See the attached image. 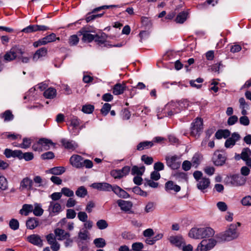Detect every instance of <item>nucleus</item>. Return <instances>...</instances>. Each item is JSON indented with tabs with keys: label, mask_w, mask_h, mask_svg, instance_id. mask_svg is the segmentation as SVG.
Masks as SVG:
<instances>
[{
	"label": "nucleus",
	"mask_w": 251,
	"mask_h": 251,
	"mask_svg": "<svg viewBox=\"0 0 251 251\" xmlns=\"http://www.w3.org/2000/svg\"><path fill=\"white\" fill-rule=\"evenodd\" d=\"M126 86L125 83H117L113 87L112 92L115 95L122 94L126 90Z\"/></svg>",
	"instance_id": "obj_18"
},
{
	"label": "nucleus",
	"mask_w": 251,
	"mask_h": 251,
	"mask_svg": "<svg viewBox=\"0 0 251 251\" xmlns=\"http://www.w3.org/2000/svg\"><path fill=\"white\" fill-rule=\"evenodd\" d=\"M201 239L212 237L215 234L214 230L210 227L201 228Z\"/></svg>",
	"instance_id": "obj_24"
},
{
	"label": "nucleus",
	"mask_w": 251,
	"mask_h": 251,
	"mask_svg": "<svg viewBox=\"0 0 251 251\" xmlns=\"http://www.w3.org/2000/svg\"><path fill=\"white\" fill-rule=\"evenodd\" d=\"M242 49L241 45L235 44L230 47V51L232 53H236L240 51Z\"/></svg>",
	"instance_id": "obj_64"
},
{
	"label": "nucleus",
	"mask_w": 251,
	"mask_h": 251,
	"mask_svg": "<svg viewBox=\"0 0 251 251\" xmlns=\"http://www.w3.org/2000/svg\"><path fill=\"white\" fill-rule=\"evenodd\" d=\"M76 216V213L74 209H68L67 210L66 217L68 219H74Z\"/></svg>",
	"instance_id": "obj_63"
},
{
	"label": "nucleus",
	"mask_w": 251,
	"mask_h": 251,
	"mask_svg": "<svg viewBox=\"0 0 251 251\" xmlns=\"http://www.w3.org/2000/svg\"><path fill=\"white\" fill-rule=\"evenodd\" d=\"M65 172V169L63 167H55L50 170V172L54 175H60Z\"/></svg>",
	"instance_id": "obj_38"
},
{
	"label": "nucleus",
	"mask_w": 251,
	"mask_h": 251,
	"mask_svg": "<svg viewBox=\"0 0 251 251\" xmlns=\"http://www.w3.org/2000/svg\"><path fill=\"white\" fill-rule=\"evenodd\" d=\"M251 155V151L248 148H245L243 150L241 154V158L244 160L247 159Z\"/></svg>",
	"instance_id": "obj_52"
},
{
	"label": "nucleus",
	"mask_w": 251,
	"mask_h": 251,
	"mask_svg": "<svg viewBox=\"0 0 251 251\" xmlns=\"http://www.w3.org/2000/svg\"><path fill=\"white\" fill-rule=\"evenodd\" d=\"M139 36L140 38V42H142L149 37V32L147 31H142L140 32Z\"/></svg>",
	"instance_id": "obj_61"
},
{
	"label": "nucleus",
	"mask_w": 251,
	"mask_h": 251,
	"mask_svg": "<svg viewBox=\"0 0 251 251\" xmlns=\"http://www.w3.org/2000/svg\"><path fill=\"white\" fill-rule=\"evenodd\" d=\"M0 117L4 119V122L12 121L14 118V115L9 110H6L4 112L1 113Z\"/></svg>",
	"instance_id": "obj_35"
},
{
	"label": "nucleus",
	"mask_w": 251,
	"mask_h": 251,
	"mask_svg": "<svg viewBox=\"0 0 251 251\" xmlns=\"http://www.w3.org/2000/svg\"><path fill=\"white\" fill-rule=\"evenodd\" d=\"M144 247L143 243L141 242H136L132 245V250L133 251H142Z\"/></svg>",
	"instance_id": "obj_55"
},
{
	"label": "nucleus",
	"mask_w": 251,
	"mask_h": 251,
	"mask_svg": "<svg viewBox=\"0 0 251 251\" xmlns=\"http://www.w3.org/2000/svg\"><path fill=\"white\" fill-rule=\"evenodd\" d=\"M79 32L82 35V40L85 42H91L96 37L95 35L91 34L90 31L86 30V28H82Z\"/></svg>",
	"instance_id": "obj_13"
},
{
	"label": "nucleus",
	"mask_w": 251,
	"mask_h": 251,
	"mask_svg": "<svg viewBox=\"0 0 251 251\" xmlns=\"http://www.w3.org/2000/svg\"><path fill=\"white\" fill-rule=\"evenodd\" d=\"M14 52H13L11 49L9 51H7L4 55V60L6 62H9L14 60L16 57L14 55Z\"/></svg>",
	"instance_id": "obj_42"
},
{
	"label": "nucleus",
	"mask_w": 251,
	"mask_h": 251,
	"mask_svg": "<svg viewBox=\"0 0 251 251\" xmlns=\"http://www.w3.org/2000/svg\"><path fill=\"white\" fill-rule=\"evenodd\" d=\"M18 158L20 159H24L25 161H28L33 159L34 156L32 152L23 153L20 151Z\"/></svg>",
	"instance_id": "obj_37"
},
{
	"label": "nucleus",
	"mask_w": 251,
	"mask_h": 251,
	"mask_svg": "<svg viewBox=\"0 0 251 251\" xmlns=\"http://www.w3.org/2000/svg\"><path fill=\"white\" fill-rule=\"evenodd\" d=\"M56 39L59 40V38H56L55 34L52 33L41 39L40 42H41V44H44L45 45L49 43L53 42Z\"/></svg>",
	"instance_id": "obj_28"
},
{
	"label": "nucleus",
	"mask_w": 251,
	"mask_h": 251,
	"mask_svg": "<svg viewBox=\"0 0 251 251\" xmlns=\"http://www.w3.org/2000/svg\"><path fill=\"white\" fill-rule=\"evenodd\" d=\"M19 152L20 150L12 151L10 149H6L5 150L4 153L7 158H10L11 157H17L18 158L20 153Z\"/></svg>",
	"instance_id": "obj_34"
},
{
	"label": "nucleus",
	"mask_w": 251,
	"mask_h": 251,
	"mask_svg": "<svg viewBox=\"0 0 251 251\" xmlns=\"http://www.w3.org/2000/svg\"><path fill=\"white\" fill-rule=\"evenodd\" d=\"M117 202L121 210L126 212L129 211L132 206V204L130 201L119 200Z\"/></svg>",
	"instance_id": "obj_20"
},
{
	"label": "nucleus",
	"mask_w": 251,
	"mask_h": 251,
	"mask_svg": "<svg viewBox=\"0 0 251 251\" xmlns=\"http://www.w3.org/2000/svg\"><path fill=\"white\" fill-rule=\"evenodd\" d=\"M79 41V39L77 35H73L70 36L69 39V43L70 45L73 46L76 45Z\"/></svg>",
	"instance_id": "obj_58"
},
{
	"label": "nucleus",
	"mask_w": 251,
	"mask_h": 251,
	"mask_svg": "<svg viewBox=\"0 0 251 251\" xmlns=\"http://www.w3.org/2000/svg\"><path fill=\"white\" fill-rule=\"evenodd\" d=\"M219 151H216L213 155V161L216 166H222L225 163L226 157L220 153H218Z\"/></svg>",
	"instance_id": "obj_15"
},
{
	"label": "nucleus",
	"mask_w": 251,
	"mask_h": 251,
	"mask_svg": "<svg viewBox=\"0 0 251 251\" xmlns=\"http://www.w3.org/2000/svg\"><path fill=\"white\" fill-rule=\"evenodd\" d=\"M56 90L52 87H50L44 92V96L45 98L52 99L56 96Z\"/></svg>",
	"instance_id": "obj_30"
},
{
	"label": "nucleus",
	"mask_w": 251,
	"mask_h": 251,
	"mask_svg": "<svg viewBox=\"0 0 251 251\" xmlns=\"http://www.w3.org/2000/svg\"><path fill=\"white\" fill-rule=\"evenodd\" d=\"M210 184V179L208 178L203 177L197 182V186L198 189L204 192L209 186Z\"/></svg>",
	"instance_id": "obj_17"
},
{
	"label": "nucleus",
	"mask_w": 251,
	"mask_h": 251,
	"mask_svg": "<svg viewBox=\"0 0 251 251\" xmlns=\"http://www.w3.org/2000/svg\"><path fill=\"white\" fill-rule=\"evenodd\" d=\"M62 146L65 149L72 151L75 150L78 147L77 144L72 142H62Z\"/></svg>",
	"instance_id": "obj_45"
},
{
	"label": "nucleus",
	"mask_w": 251,
	"mask_h": 251,
	"mask_svg": "<svg viewBox=\"0 0 251 251\" xmlns=\"http://www.w3.org/2000/svg\"><path fill=\"white\" fill-rule=\"evenodd\" d=\"M93 242L95 245L99 248H103L106 245L105 240L102 238H96L94 240Z\"/></svg>",
	"instance_id": "obj_43"
},
{
	"label": "nucleus",
	"mask_w": 251,
	"mask_h": 251,
	"mask_svg": "<svg viewBox=\"0 0 251 251\" xmlns=\"http://www.w3.org/2000/svg\"><path fill=\"white\" fill-rule=\"evenodd\" d=\"M165 189L167 191H174L175 192H178L180 190V187L175 184L173 181L169 180L166 182Z\"/></svg>",
	"instance_id": "obj_21"
},
{
	"label": "nucleus",
	"mask_w": 251,
	"mask_h": 251,
	"mask_svg": "<svg viewBox=\"0 0 251 251\" xmlns=\"http://www.w3.org/2000/svg\"><path fill=\"white\" fill-rule=\"evenodd\" d=\"M78 219L83 222H86L88 219V216L85 212H79L77 214Z\"/></svg>",
	"instance_id": "obj_60"
},
{
	"label": "nucleus",
	"mask_w": 251,
	"mask_h": 251,
	"mask_svg": "<svg viewBox=\"0 0 251 251\" xmlns=\"http://www.w3.org/2000/svg\"><path fill=\"white\" fill-rule=\"evenodd\" d=\"M217 240L213 238L203 239L197 247V251H207L212 249L216 244Z\"/></svg>",
	"instance_id": "obj_5"
},
{
	"label": "nucleus",
	"mask_w": 251,
	"mask_h": 251,
	"mask_svg": "<svg viewBox=\"0 0 251 251\" xmlns=\"http://www.w3.org/2000/svg\"><path fill=\"white\" fill-rule=\"evenodd\" d=\"M9 226L13 230H17L19 227V223L17 220L12 219L9 222Z\"/></svg>",
	"instance_id": "obj_53"
},
{
	"label": "nucleus",
	"mask_w": 251,
	"mask_h": 251,
	"mask_svg": "<svg viewBox=\"0 0 251 251\" xmlns=\"http://www.w3.org/2000/svg\"><path fill=\"white\" fill-rule=\"evenodd\" d=\"M187 11L180 12L176 17L175 21L176 23L183 24L187 19L188 16Z\"/></svg>",
	"instance_id": "obj_31"
},
{
	"label": "nucleus",
	"mask_w": 251,
	"mask_h": 251,
	"mask_svg": "<svg viewBox=\"0 0 251 251\" xmlns=\"http://www.w3.org/2000/svg\"><path fill=\"white\" fill-rule=\"evenodd\" d=\"M47 87V85L46 83L42 82L35 86L34 87L31 88L28 92L26 93L24 99H28L30 100H35L36 97L35 95H37V93L35 92L39 89L41 91L44 90Z\"/></svg>",
	"instance_id": "obj_6"
},
{
	"label": "nucleus",
	"mask_w": 251,
	"mask_h": 251,
	"mask_svg": "<svg viewBox=\"0 0 251 251\" xmlns=\"http://www.w3.org/2000/svg\"><path fill=\"white\" fill-rule=\"evenodd\" d=\"M155 209V204L152 202H150L146 205L145 210L146 213H149L152 212Z\"/></svg>",
	"instance_id": "obj_59"
},
{
	"label": "nucleus",
	"mask_w": 251,
	"mask_h": 251,
	"mask_svg": "<svg viewBox=\"0 0 251 251\" xmlns=\"http://www.w3.org/2000/svg\"><path fill=\"white\" fill-rule=\"evenodd\" d=\"M8 187L7 179L2 176L0 175V189L2 190H6Z\"/></svg>",
	"instance_id": "obj_49"
},
{
	"label": "nucleus",
	"mask_w": 251,
	"mask_h": 251,
	"mask_svg": "<svg viewBox=\"0 0 251 251\" xmlns=\"http://www.w3.org/2000/svg\"><path fill=\"white\" fill-rule=\"evenodd\" d=\"M92 187L100 191H109L112 190L113 186L106 182L94 183L92 184Z\"/></svg>",
	"instance_id": "obj_16"
},
{
	"label": "nucleus",
	"mask_w": 251,
	"mask_h": 251,
	"mask_svg": "<svg viewBox=\"0 0 251 251\" xmlns=\"http://www.w3.org/2000/svg\"><path fill=\"white\" fill-rule=\"evenodd\" d=\"M167 165L172 169H177L180 167V162L178 161V158L176 155L171 157H166Z\"/></svg>",
	"instance_id": "obj_10"
},
{
	"label": "nucleus",
	"mask_w": 251,
	"mask_h": 251,
	"mask_svg": "<svg viewBox=\"0 0 251 251\" xmlns=\"http://www.w3.org/2000/svg\"><path fill=\"white\" fill-rule=\"evenodd\" d=\"M145 167L142 166L138 167L137 166H134L131 169V174L132 175H137V176H142L145 172Z\"/></svg>",
	"instance_id": "obj_36"
},
{
	"label": "nucleus",
	"mask_w": 251,
	"mask_h": 251,
	"mask_svg": "<svg viewBox=\"0 0 251 251\" xmlns=\"http://www.w3.org/2000/svg\"><path fill=\"white\" fill-rule=\"evenodd\" d=\"M33 180L28 177H25L21 180L19 189L21 191L25 189L31 190L33 189Z\"/></svg>",
	"instance_id": "obj_11"
},
{
	"label": "nucleus",
	"mask_w": 251,
	"mask_h": 251,
	"mask_svg": "<svg viewBox=\"0 0 251 251\" xmlns=\"http://www.w3.org/2000/svg\"><path fill=\"white\" fill-rule=\"evenodd\" d=\"M141 160L147 165H151L153 162V159L152 157L148 156L146 155H142L141 156Z\"/></svg>",
	"instance_id": "obj_57"
},
{
	"label": "nucleus",
	"mask_w": 251,
	"mask_h": 251,
	"mask_svg": "<svg viewBox=\"0 0 251 251\" xmlns=\"http://www.w3.org/2000/svg\"><path fill=\"white\" fill-rule=\"evenodd\" d=\"M34 215L40 216L43 214L44 210L41 207L39 204H35L34 208L32 210Z\"/></svg>",
	"instance_id": "obj_46"
},
{
	"label": "nucleus",
	"mask_w": 251,
	"mask_h": 251,
	"mask_svg": "<svg viewBox=\"0 0 251 251\" xmlns=\"http://www.w3.org/2000/svg\"><path fill=\"white\" fill-rule=\"evenodd\" d=\"M55 145L54 142H34L32 148L34 151H42L49 150L50 145L54 147Z\"/></svg>",
	"instance_id": "obj_9"
},
{
	"label": "nucleus",
	"mask_w": 251,
	"mask_h": 251,
	"mask_svg": "<svg viewBox=\"0 0 251 251\" xmlns=\"http://www.w3.org/2000/svg\"><path fill=\"white\" fill-rule=\"evenodd\" d=\"M76 195L80 198H84L87 195V191L84 186H80L75 191Z\"/></svg>",
	"instance_id": "obj_41"
},
{
	"label": "nucleus",
	"mask_w": 251,
	"mask_h": 251,
	"mask_svg": "<svg viewBox=\"0 0 251 251\" xmlns=\"http://www.w3.org/2000/svg\"><path fill=\"white\" fill-rule=\"evenodd\" d=\"M189 236L190 238L199 239H201V228H192L189 232Z\"/></svg>",
	"instance_id": "obj_26"
},
{
	"label": "nucleus",
	"mask_w": 251,
	"mask_h": 251,
	"mask_svg": "<svg viewBox=\"0 0 251 251\" xmlns=\"http://www.w3.org/2000/svg\"><path fill=\"white\" fill-rule=\"evenodd\" d=\"M241 203L244 206H251V196H247L244 197L241 200Z\"/></svg>",
	"instance_id": "obj_54"
},
{
	"label": "nucleus",
	"mask_w": 251,
	"mask_h": 251,
	"mask_svg": "<svg viewBox=\"0 0 251 251\" xmlns=\"http://www.w3.org/2000/svg\"><path fill=\"white\" fill-rule=\"evenodd\" d=\"M230 132L228 129H219L215 133V136L218 140L226 139L230 136Z\"/></svg>",
	"instance_id": "obj_22"
},
{
	"label": "nucleus",
	"mask_w": 251,
	"mask_h": 251,
	"mask_svg": "<svg viewBox=\"0 0 251 251\" xmlns=\"http://www.w3.org/2000/svg\"><path fill=\"white\" fill-rule=\"evenodd\" d=\"M238 236L239 233L237 230L236 225L232 224L225 231L217 234L215 237L218 242H223L236 239Z\"/></svg>",
	"instance_id": "obj_1"
},
{
	"label": "nucleus",
	"mask_w": 251,
	"mask_h": 251,
	"mask_svg": "<svg viewBox=\"0 0 251 251\" xmlns=\"http://www.w3.org/2000/svg\"><path fill=\"white\" fill-rule=\"evenodd\" d=\"M227 182L232 186H238L244 184L245 180L243 177L234 175L227 177Z\"/></svg>",
	"instance_id": "obj_8"
},
{
	"label": "nucleus",
	"mask_w": 251,
	"mask_h": 251,
	"mask_svg": "<svg viewBox=\"0 0 251 251\" xmlns=\"http://www.w3.org/2000/svg\"><path fill=\"white\" fill-rule=\"evenodd\" d=\"M79 120L75 116H73L70 120L69 129L72 135H76L81 130L79 127Z\"/></svg>",
	"instance_id": "obj_7"
},
{
	"label": "nucleus",
	"mask_w": 251,
	"mask_h": 251,
	"mask_svg": "<svg viewBox=\"0 0 251 251\" xmlns=\"http://www.w3.org/2000/svg\"><path fill=\"white\" fill-rule=\"evenodd\" d=\"M54 233L56 236H59L58 240H61L67 238L70 236L69 232H66L64 230L57 228L54 230Z\"/></svg>",
	"instance_id": "obj_27"
},
{
	"label": "nucleus",
	"mask_w": 251,
	"mask_h": 251,
	"mask_svg": "<svg viewBox=\"0 0 251 251\" xmlns=\"http://www.w3.org/2000/svg\"><path fill=\"white\" fill-rule=\"evenodd\" d=\"M83 160V159L80 155H73L70 159V162L73 166L76 168H82Z\"/></svg>",
	"instance_id": "obj_14"
},
{
	"label": "nucleus",
	"mask_w": 251,
	"mask_h": 251,
	"mask_svg": "<svg viewBox=\"0 0 251 251\" xmlns=\"http://www.w3.org/2000/svg\"><path fill=\"white\" fill-rule=\"evenodd\" d=\"M39 226V221L36 218H29L26 222V226L28 229H33Z\"/></svg>",
	"instance_id": "obj_23"
},
{
	"label": "nucleus",
	"mask_w": 251,
	"mask_h": 251,
	"mask_svg": "<svg viewBox=\"0 0 251 251\" xmlns=\"http://www.w3.org/2000/svg\"><path fill=\"white\" fill-rule=\"evenodd\" d=\"M121 6L119 5H102L96 8H94L92 13H89L88 14L86 17V21L87 23H88L95 19L99 17H101L104 13V12H102L100 14H93L92 13H96L99 12L101 10H105L110 8L113 7H120Z\"/></svg>",
	"instance_id": "obj_4"
},
{
	"label": "nucleus",
	"mask_w": 251,
	"mask_h": 251,
	"mask_svg": "<svg viewBox=\"0 0 251 251\" xmlns=\"http://www.w3.org/2000/svg\"><path fill=\"white\" fill-rule=\"evenodd\" d=\"M11 50L14 52V55L16 57H20L24 53V50L18 46L13 47L11 48Z\"/></svg>",
	"instance_id": "obj_44"
},
{
	"label": "nucleus",
	"mask_w": 251,
	"mask_h": 251,
	"mask_svg": "<svg viewBox=\"0 0 251 251\" xmlns=\"http://www.w3.org/2000/svg\"><path fill=\"white\" fill-rule=\"evenodd\" d=\"M240 139V135L237 132H234L231 134L230 137L226 140V141H237Z\"/></svg>",
	"instance_id": "obj_62"
},
{
	"label": "nucleus",
	"mask_w": 251,
	"mask_h": 251,
	"mask_svg": "<svg viewBox=\"0 0 251 251\" xmlns=\"http://www.w3.org/2000/svg\"><path fill=\"white\" fill-rule=\"evenodd\" d=\"M153 145V142H140L137 146V150L142 151L151 148Z\"/></svg>",
	"instance_id": "obj_40"
},
{
	"label": "nucleus",
	"mask_w": 251,
	"mask_h": 251,
	"mask_svg": "<svg viewBox=\"0 0 251 251\" xmlns=\"http://www.w3.org/2000/svg\"><path fill=\"white\" fill-rule=\"evenodd\" d=\"M96 225H97V227L100 229H101V230L106 228L108 227V223L104 220H99L97 222Z\"/></svg>",
	"instance_id": "obj_50"
},
{
	"label": "nucleus",
	"mask_w": 251,
	"mask_h": 251,
	"mask_svg": "<svg viewBox=\"0 0 251 251\" xmlns=\"http://www.w3.org/2000/svg\"><path fill=\"white\" fill-rule=\"evenodd\" d=\"M33 210V206L31 204H25L20 210V213L25 216H27Z\"/></svg>",
	"instance_id": "obj_33"
},
{
	"label": "nucleus",
	"mask_w": 251,
	"mask_h": 251,
	"mask_svg": "<svg viewBox=\"0 0 251 251\" xmlns=\"http://www.w3.org/2000/svg\"><path fill=\"white\" fill-rule=\"evenodd\" d=\"M48 211L51 216L58 214L61 211V205L58 202L51 201L50 202Z\"/></svg>",
	"instance_id": "obj_12"
},
{
	"label": "nucleus",
	"mask_w": 251,
	"mask_h": 251,
	"mask_svg": "<svg viewBox=\"0 0 251 251\" xmlns=\"http://www.w3.org/2000/svg\"><path fill=\"white\" fill-rule=\"evenodd\" d=\"M111 107V106L110 104L108 103H104L100 110L101 114L104 116L107 115L109 112Z\"/></svg>",
	"instance_id": "obj_51"
},
{
	"label": "nucleus",
	"mask_w": 251,
	"mask_h": 251,
	"mask_svg": "<svg viewBox=\"0 0 251 251\" xmlns=\"http://www.w3.org/2000/svg\"><path fill=\"white\" fill-rule=\"evenodd\" d=\"M187 101H179V102H171L166 106V108H169L171 109L170 111H168L167 115L166 116H171L175 114L179 113L185 107V104Z\"/></svg>",
	"instance_id": "obj_2"
},
{
	"label": "nucleus",
	"mask_w": 251,
	"mask_h": 251,
	"mask_svg": "<svg viewBox=\"0 0 251 251\" xmlns=\"http://www.w3.org/2000/svg\"><path fill=\"white\" fill-rule=\"evenodd\" d=\"M36 31V25H30L22 30V32L26 33Z\"/></svg>",
	"instance_id": "obj_48"
},
{
	"label": "nucleus",
	"mask_w": 251,
	"mask_h": 251,
	"mask_svg": "<svg viewBox=\"0 0 251 251\" xmlns=\"http://www.w3.org/2000/svg\"><path fill=\"white\" fill-rule=\"evenodd\" d=\"M112 191L119 197L123 198H127L129 196L126 191L117 185L113 186Z\"/></svg>",
	"instance_id": "obj_25"
},
{
	"label": "nucleus",
	"mask_w": 251,
	"mask_h": 251,
	"mask_svg": "<svg viewBox=\"0 0 251 251\" xmlns=\"http://www.w3.org/2000/svg\"><path fill=\"white\" fill-rule=\"evenodd\" d=\"M190 135L197 137H199L203 129V121L201 118H197L192 123L191 126Z\"/></svg>",
	"instance_id": "obj_3"
},
{
	"label": "nucleus",
	"mask_w": 251,
	"mask_h": 251,
	"mask_svg": "<svg viewBox=\"0 0 251 251\" xmlns=\"http://www.w3.org/2000/svg\"><path fill=\"white\" fill-rule=\"evenodd\" d=\"M94 107L90 104L83 106L82 111L85 113L90 114L94 111Z\"/></svg>",
	"instance_id": "obj_56"
},
{
	"label": "nucleus",
	"mask_w": 251,
	"mask_h": 251,
	"mask_svg": "<svg viewBox=\"0 0 251 251\" xmlns=\"http://www.w3.org/2000/svg\"><path fill=\"white\" fill-rule=\"evenodd\" d=\"M95 36L96 37L94 40L99 45H102L106 42V35L104 33H102L100 36L96 34Z\"/></svg>",
	"instance_id": "obj_39"
},
{
	"label": "nucleus",
	"mask_w": 251,
	"mask_h": 251,
	"mask_svg": "<svg viewBox=\"0 0 251 251\" xmlns=\"http://www.w3.org/2000/svg\"><path fill=\"white\" fill-rule=\"evenodd\" d=\"M27 241L36 246H42V240L39 235L37 234H32L27 237Z\"/></svg>",
	"instance_id": "obj_19"
},
{
	"label": "nucleus",
	"mask_w": 251,
	"mask_h": 251,
	"mask_svg": "<svg viewBox=\"0 0 251 251\" xmlns=\"http://www.w3.org/2000/svg\"><path fill=\"white\" fill-rule=\"evenodd\" d=\"M169 240L171 243L176 247H180L183 243L182 238L177 236H170Z\"/></svg>",
	"instance_id": "obj_32"
},
{
	"label": "nucleus",
	"mask_w": 251,
	"mask_h": 251,
	"mask_svg": "<svg viewBox=\"0 0 251 251\" xmlns=\"http://www.w3.org/2000/svg\"><path fill=\"white\" fill-rule=\"evenodd\" d=\"M61 193H62V195H64L68 197H72L74 196V191L67 187L62 188L61 190Z\"/></svg>",
	"instance_id": "obj_47"
},
{
	"label": "nucleus",
	"mask_w": 251,
	"mask_h": 251,
	"mask_svg": "<svg viewBox=\"0 0 251 251\" xmlns=\"http://www.w3.org/2000/svg\"><path fill=\"white\" fill-rule=\"evenodd\" d=\"M47 54V49L46 48H41L38 50L33 56L34 61H37L40 58L45 56Z\"/></svg>",
	"instance_id": "obj_29"
}]
</instances>
